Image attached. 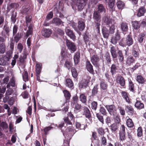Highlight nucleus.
Wrapping results in <instances>:
<instances>
[{
	"label": "nucleus",
	"mask_w": 146,
	"mask_h": 146,
	"mask_svg": "<svg viewBox=\"0 0 146 146\" xmlns=\"http://www.w3.org/2000/svg\"><path fill=\"white\" fill-rule=\"evenodd\" d=\"M19 6V5L17 3H9L7 6V12H9L13 8H17Z\"/></svg>",
	"instance_id": "nucleus-18"
},
{
	"label": "nucleus",
	"mask_w": 146,
	"mask_h": 146,
	"mask_svg": "<svg viewBox=\"0 0 146 146\" xmlns=\"http://www.w3.org/2000/svg\"><path fill=\"white\" fill-rule=\"evenodd\" d=\"M71 72L74 78H76L78 75L76 69L74 68H72Z\"/></svg>",
	"instance_id": "nucleus-51"
},
{
	"label": "nucleus",
	"mask_w": 146,
	"mask_h": 146,
	"mask_svg": "<svg viewBox=\"0 0 146 146\" xmlns=\"http://www.w3.org/2000/svg\"><path fill=\"white\" fill-rule=\"evenodd\" d=\"M65 32L67 35L73 40L76 39V37L73 31L71 30L68 27H66L65 29Z\"/></svg>",
	"instance_id": "nucleus-6"
},
{
	"label": "nucleus",
	"mask_w": 146,
	"mask_h": 146,
	"mask_svg": "<svg viewBox=\"0 0 146 146\" xmlns=\"http://www.w3.org/2000/svg\"><path fill=\"white\" fill-rule=\"evenodd\" d=\"M120 39V36L119 33L118 31H117L116 34L115 36L113 37L111 39V42L112 43L115 44Z\"/></svg>",
	"instance_id": "nucleus-9"
},
{
	"label": "nucleus",
	"mask_w": 146,
	"mask_h": 146,
	"mask_svg": "<svg viewBox=\"0 0 146 146\" xmlns=\"http://www.w3.org/2000/svg\"><path fill=\"white\" fill-rule=\"evenodd\" d=\"M145 37V34L144 33H141L139 36V38H138V41L140 43L143 42V40Z\"/></svg>",
	"instance_id": "nucleus-49"
},
{
	"label": "nucleus",
	"mask_w": 146,
	"mask_h": 146,
	"mask_svg": "<svg viewBox=\"0 0 146 146\" xmlns=\"http://www.w3.org/2000/svg\"><path fill=\"white\" fill-rule=\"evenodd\" d=\"M86 66L88 70L90 72H92L93 71L92 66L90 62L87 61L86 62Z\"/></svg>",
	"instance_id": "nucleus-28"
},
{
	"label": "nucleus",
	"mask_w": 146,
	"mask_h": 146,
	"mask_svg": "<svg viewBox=\"0 0 146 146\" xmlns=\"http://www.w3.org/2000/svg\"><path fill=\"white\" fill-rule=\"evenodd\" d=\"M103 21L107 25L110 26V25H112L114 23L113 20L111 19L108 15L106 14L104 16L102 19Z\"/></svg>",
	"instance_id": "nucleus-5"
},
{
	"label": "nucleus",
	"mask_w": 146,
	"mask_h": 146,
	"mask_svg": "<svg viewBox=\"0 0 146 146\" xmlns=\"http://www.w3.org/2000/svg\"><path fill=\"white\" fill-rule=\"evenodd\" d=\"M101 88L103 90H106L108 88V85L106 82L104 80L101 81L100 84Z\"/></svg>",
	"instance_id": "nucleus-22"
},
{
	"label": "nucleus",
	"mask_w": 146,
	"mask_h": 146,
	"mask_svg": "<svg viewBox=\"0 0 146 146\" xmlns=\"http://www.w3.org/2000/svg\"><path fill=\"white\" fill-rule=\"evenodd\" d=\"M66 45L68 49L71 52H73L76 51V47L74 43L73 42L68 39H66Z\"/></svg>",
	"instance_id": "nucleus-2"
},
{
	"label": "nucleus",
	"mask_w": 146,
	"mask_h": 146,
	"mask_svg": "<svg viewBox=\"0 0 146 146\" xmlns=\"http://www.w3.org/2000/svg\"><path fill=\"white\" fill-rule=\"evenodd\" d=\"M76 128L80 130L84 129L85 130L86 127V125H81L80 123L76 122Z\"/></svg>",
	"instance_id": "nucleus-27"
},
{
	"label": "nucleus",
	"mask_w": 146,
	"mask_h": 146,
	"mask_svg": "<svg viewBox=\"0 0 146 146\" xmlns=\"http://www.w3.org/2000/svg\"><path fill=\"white\" fill-rule=\"evenodd\" d=\"M28 27V29L27 30L26 33V36L27 37H29L30 35H32L33 33V27Z\"/></svg>",
	"instance_id": "nucleus-45"
},
{
	"label": "nucleus",
	"mask_w": 146,
	"mask_h": 146,
	"mask_svg": "<svg viewBox=\"0 0 146 146\" xmlns=\"http://www.w3.org/2000/svg\"><path fill=\"white\" fill-rule=\"evenodd\" d=\"M146 12V9L144 7H141L137 11V15L138 17L143 16Z\"/></svg>",
	"instance_id": "nucleus-16"
},
{
	"label": "nucleus",
	"mask_w": 146,
	"mask_h": 146,
	"mask_svg": "<svg viewBox=\"0 0 146 146\" xmlns=\"http://www.w3.org/2000/svg\"><path fill=\"white\" fill-rule=\"evenodd\" d=\"M17 14L16 13L13 12L12 16L11 17V21L13 23H14L16 21V17Z\"/></svg>",
	"instance_id": "nucleus-41"
},
{
	"label": "nucleus",
	"mask_w": 146,
	"mask_h": 146,
	"mask_svg": "<svg viewBox=\"0 0 146 146\" xmlns=\"http://www.w3.org/2000/svg\"><path fill=\"white\" fill-rule=\"evenodd\" d=\"M63 93L64 96L67 100H68L70 99L71 95L69 92L66 90H64L63 91Z\"/></svg>",
	"instance_id": "nucleus-40"
},
{
	"label": "nucleus",
	"mask_w": 146,
	"mask_h": 146,
	"mask_svg": "<svg viewBox=\"0 0 146 146\" xmlns=\"http://www.w3.org/2000/svg\"><path fill=\"white\" fill-rule=\"evenodd\" d=\"M5 52V47L3 44L0 45V52L1 54H3Z\"/></svg>",
	"instance_id": "nucleus-50"
},
{
	"label": "nucleus",
	"mask_w": 146,
	"mask_h": 146,
	"mask_svg": "<svg viewBox=\"0 0 146 146\" xmlns=\"http://www.w3.org/2000/svg\"><path fill=\"white\" fill-rule=\"evenodd\" d=\"M114 116V121L115 122V123H118L119 124V123L120 122V120L118 116V115L117 113H116V115H113Z\"/></svg>",
	"instance_id": "nucleus-53"
},
{
	"label": "nucleus",
	"mask_w": 146,
	"mask_h": 146,
	"mask_svg": "<svg viewBox=\"0 0 146 146\" xmlns=\"http://www.w3.org/2000/svg\"><path fill=\"white\" fill-rule=\"evenodd\" d=\"M102 32L104 38H108L109 36L110 33L108 30L107 29L105 28L102 30Z\"/></svg>",
	"instance_id": "nucleus-29"
},
{
	"label": "nucleus",
	"mask_w": 146,
	"mask_h": 146,
	"mask_svg": "<svg viewBox=\"0 0 146 146\" xmlns=\"http://www.w3.org/2000/svg\"><path fill=\"white\" fill-rule=\"evenodd\" d=\"M117 70L116 65L114 64H112L110 72L112 75L116 73Z\"/></svg>",
	"instance_id": "nucleus-38"
},
{
	"label": "nucleus",
	"mask_w": 146,
	"mask_h": 146,
	"mask_svg": "<svg viewBox=\"0 0 146 146\" xmlns=\"http://www.w3.org/2000/svg\"><path fill=\"white\" fill-rule=\"evenodd\" d=\"M15 36L14 37L15 41L16 43H17L21 38L20 36L18 33L15 35Z\"/></svg>",
	"instance_id": "nucleus-57"
},
{
	"label": "nucleus",
	"mask_w": 146,
	"mask_h": 146,
	"mask_svg": "<svg viewBox=\"0 0 146 146\" xmlns=\"http://www.w3.org/2000/svg\"><path fill=\"white\" fill-rule=\"evenodd\" d=\"M85 20L82 19H80L78 23V28L80 31H83L85 27Z\"/></svg>",
	"instance_id": "nucleus-7"
},
{
	"label": "nucleus",
	"mask_w": 146,
	"mask_h": 146,
	"mask_svg": "<svg viewBox=\"0 0 146 146\" xmlns=\"http://www.w3.org/2000/svg\"><path fill=\"white\" fill-rule=\"evenodd\" d=\"M17 48L20 53H21L23 49V46L21 43H18L17 45Z\"/></svg>",
	"instance_id": "nucleus-61"
},
{
	"label": "nucleus",
	"mask_w": 146,
	"mask_h": 146,
	"mask_svg": "<svg viewBox=\"0 0 146 146\" xmlns=\"http://www.w3.org/2000/svg\"><path fill=\"white\" fill-rule=\"evenodd\" d=\"M79 99L80 101L84 104L87 101L86 97L84 94H82L80 95Z\"/></svg>",
	"instance_id": "nucleus-30"
},
{
	"label": "nucleus",
	"mask_w": 146,
	"mask_h": 146,
	"mask_svg": "<svg viewBox=\"0 0 146 146\" xmlns=\"http://www.w3.org/2000/svg\"><path fill=\"white\" fill-rule=\"evenodd\" d=\"M110 52L111 56L113 58H115L117 57V54L115 48L113 46L110 47Z\"/></svg>",
	"instance_id": "nucleus-21"
},
{
	"label": "nucleus",
	"mask_w": 146,
	"mask_h": 146,
	"mask_svg": "<svg viewBox=\"0 0 146 146\" xmlns=\"http://www.w3.org/2000/svg\"><path fill=\"white\" fill-rule=\"evenodd\" d=\"M91 60L93 65L96 66H98V62L99 60V58L98 56L93 55L91 58Z\"/></svg>",
	"instance_id": "nucleus-14"
},
{
	"label": "nucleus",
	"mask_w": 146,
	"mask_h": 146,
	"mask_svg": "<svg viewBox=\"0 0 146 146\" xmlns=\"http://www.w3.org/2000/svg\"><path fill=\"white\" fill-rule=\"evenodd\" d=\"M18 27L16 25H15L13 28V36H15L17 33Z\"/></svg>",
	"instance_id": "nucleus-56"
},
{
	"label": "nucleus",
	"mask_w": 146,
	"mask_h": 146,
	"mask_svg": "<svg viewBox=\"0 0 146 146\" xmlns=\"http://www.w3.org/2000/svg\"><path fill=\"white\" fill-rule=\"evenodd\" d=\"M42 35L46 37H48L51 33L50 30L44 29L42 31Z\"/></svg>",
	"instance_id": "nucleus-15"
},
{
	"label": "nucleus",
	"mask_w": 146,
	"mask_h": 146,
	"mask_svg": "<svg viewBox=\"0 0 146 146\" xmlns=\"http://www.w3.org/2000/svg\"><path fill=\"white\" fill-rule=\"evenodd\" d=\"M63 23L60 18L57 17L53 18L52 21V23L57 26H59L62 24L64 26Z\"/></svg>",
	"instance_id": "nucleus-10"
},
{
	"label": "nucleus",
	"mask_w": 146,
	"mask_h": 146,
	"mask_svg": "<svg viewBox=\"0 0 146 146\" xmlns=\"http://www.w3.org/2000/svg\"><path fill=\"white\" fill-rule=\"evenodd\" d=\"M117 82L120 84V85L124 86L125 85V80L123 77L121 76H119L117 77Z\"/></svg>",
	"instance_id": "nucleus-12"
},
{
	"label": "nucleus",
	"mask_w": 146,
	"mask_h": 146,
	"mask_svg": "<svg viewBox=\"0 0 146 146\" xmlns=\"http://www.w3.org/2000/svg\"><path fill=\"white\" fill-rule=\"evenodd\" d=\"M84 114L86 117L88 118L91 117V114L89 110L87 107H84Z\"/></svg>",
	"instance_id": "nucleus-32"
},
{
	"label": "nucleus",
	"mask_w": 146,
	"mask_h": 146,
	"mask_svg": "<svg viewBox=\"0 0 146 146\" xmlns=\"http://www.w3.org/2000/svg\"><path fill=\"white\" fill-rule=\"evenodd\" d=\"M119 126V124L118 123H113L111 125V130L113 131H115L118 129Z\"/></svg>",
	"instance_id": "nucleus-35"
},
{
	"label": "nucleus",
	"mask_w": 146,
	"mask_h": 146,
	"mask_svg": "<svg viewBox=\"0 0 146 146\" xmlns=\"http://www.w3.org/2000/svg\"><path fill=\"white\" fill-rule=\"evenodd\" d=\"M23 12L24 13H27L29 11L30 9L29 7L27 6L23 7Z\"/></svg>",
	"instance_id": "nucleus-63"
},
{
	"label": "nucleus",
	"mask_w": 146,
	"mask_h": 146,
	"mask_svg": "<svg viewBox=\"0 0 146 146\" xmlns=\"http://www.w3.org/2000/svg\"><path fill=\"white\" fill-rule=\"evenodd\" d=\"M88 82L86 80H84L80 82L79 84V87L81 88H86L87 86Z\"/></svg>",
	"instance_id": "nucleus-31"
},
{
	"label": "nucleus",
	"mask_w": 146,
	"mask_h": 146,
	"mask_svg": "<svg viewBox=\"0 0 146 146\" xmlns=\"http://www.w3.org/2000/svg\"><path fill=\"white\" fill-rule=\"evenodd\" d=\"M8 59L6 57L3 56L0 58V65L3 66H4L7 64V62L9 61L8 60Z\"/></svg>",
	"instance_id": "nucleus-24"
},
{
	"label": "nucleus",
	"mask_w": 146,
	"mask_h": 146,
	"mask_svg": "<svg viewBox=\"0 0 146 146\" xmlns=\"http://www.w3.org/2000/svg\"><path fill=\"white\" fill-rule=\"evenodd\" d=\"M135 60L133 57L131 56H129L126 58V64L130 66L133 63L135 62Z\"/></svg>",
	"instance_id": "nucleus-13"
},
{
	"label": "nucleus",
	"mask_w": 146,
	"mask_h": 146,
	"mask_svg": "<svg viewBox=\"0 0 146 146\" xmlns=\"http://www.w3.org/2000/svg\"><path fill=\"white\" fill-rule=\"evenodd\" d=\"M114 0H109L108 3L109 7L112 10H113Z\"/></svg>",
	"instance_id": "nucleus-48"
},
{
	"label": "nucleus",
	"mask_w": 146,
	"mask_h": 146,
	"mask_svg": "<svg viewBox=\"0 0 146 146\" xmlns=\"http://www.w3.org/2000/svg\"><path fill=\"white\" fill-rule=\"evenodd\" d=\"M80 54L79 52H77L76 53L74 56V61L75 64H77L79 61Z\"/></svg>",
	"instance_id": "nucleus-26"
},
{
	"label": "nucleus",
	"mask_w": 146,
	"mask_h": 146,
	"mask_svg": "<svg viewBox=\"0 0 146 146\" xmlns=\"http://www.w3.org/2000/svg\"><path fill=\"white\" fill-rule=\"evenodd\" d=\"M32 17L31 15H28L25 17V23L27 27H33V25L32 20Z\"/></svg>",
	"instance_id": "nucleus-8"
},
{
	"label": "nucleus",
	"mask_w": 146,
	"mask_h": 146,
	"mask_svg": "<svg viewBox=\"0 0 146 146\" xmlns=\"http://www.w3.org/2000/svg\"><path fill=\"white\" fill-rule=\"evenodd\" d=\"M122 95L123 97L125 99L126 101L127 102H128V101H129V99L127 96V93L125 92H122Z\"/></svg>",
	"instance_id": "nucleus-64"
},
{
	"label": "nucleus",
	"mask_w": 146,
	"mask_h": 146,
	"mask_svg": "<svg viewBox=\"0 0 146 146\" xmlns=\"http://www.w3.org/2000/svg\"><path fill=\"white\" fill-rule=\"evenodd\" d=\"M23 77L24 81L26 82L29 80L28 73L27 71H25L23 74Z\"/></svg>",
	"instance_id": "nucleus-46"
},
{
	"label": "nucleus",
	"mask_w": 146,
	"mask_h": 146,
	"mask_svg": "<svg viewBox=\"0 0 146 146\" xmlns=\"http://www.w3.org/2000/svg\"><path fill=\"white\" fill-rule=\"evenodd\" d=\"M67 130H68L69 132L72 135L76 132L75 130L74 129V128L72 127H68L67 129Z\"/></svg>",
	"instance_id": "nucleus-52"
},
{
	"label": "nucleus",
	"mask_w": 146,
	"mask_h": 146,
	"mask_svg": "<svg viewBox=\"0 0 146 146\" xmlns=\"http://www.w3.org/2000/svg\"><path fill=\"white\" fill-rule=\"evenodd\" d=\"M136 80L139 83L141 84H143L145 82L144 78L140 75L137 76Z\"/></svg>",
	"instance_id": "nucleus-33"
},
{
	"label": "nucleus",
	"mask_w": 146,
	"mask_h": 146,
	"mask_svg": "<svg viewBox=\"0 0 146 146\" xmlns=\"http://www.w3.org/2000/svg\"><path fill=\"white\" fill-rule=\"evenodd\" d=\"M72 66V64L71 62L67 61L65 62V66L67 68L68 70Z\"/></svg>",
	"instance_id": "nucleus-58"
},
{
	"label": "nucleus",
	"mask_w": 146,
	"mask_h": 146,
	"mask_svg": "<svg viewBox=\"0 0 146 146\" xmlns=\"http://www.w3.org/2000/svg\"><path fill=\"white\" fill-rule=\"evenodd\" d=\"M87 0H77L76 6L79 10H82L87 3Z\"/></svg>",
	"instance_id": "nucleus-3"
},
{
	"label": "nucleus",
	"mask_w": 146,
	"mask_h": 146,
	"mask_svg": "<svg viewBox=\"0 0 146 146\" xmlns=\"http://www.w3.org/2000/svg\"><path fill=\"white\" fill-rule=\"evenodd\" d=\"M98 10L97 11H98V13H106V10L104 6L102 4H100L98 6Z\"/></svg>",
	"instance_id": "nucleus-25"
},
{
	"label": "nucleus",
	"mask_w": 146,
	"mask_h": 146,
	"mask_svg": "<svg viewBox=\"0 0 146 146\" xmlns=\"http://www.w3.org/2000/svg\"><path fill=\"white\" fill-rule=\"evenodd\" d=\"M126 123L127 126L129 127H132L133 126V123L132 120L129 118L127 119L126 121Z\"/></svg>",
	"instance_id": "nucleus-44"
},
{
	"label": "nucleus",
	"mask_w": 146,
	"mask_h": 146,
	"mask_svg": "<svg viewBox=\"0 0 146 146\" xmlns=\"http://www.w3.org/2000/svg\"><path fill=\"white\" fill-rule=\"evenodd\" d=\"M121 28L122 30L124 32L127 31L128 26L127 24L125 23H122L121 24Z\"/></svg>",
	"instance_id": "nucleus-36"
},
{
	"label": "nucleus",
	"mask_w": 146,
	"mask_h": 146,
	"mask_svg": "<svg viewBox=\"0 0 146 146\" xmlns=\"http://www.w3.org/2000/svg\"><path fill=\"white\" fill-rule=\"evenodd\" d=\"M117 57L119 61L121 62L123 61L124 57L122 51L120 50H117Z\"/></svg>",
	"instance_id": "nucleus-19"
},
{
	"label": "nucleus",
	"mask_w": 146,
	"mask_h": 146,
	"mask_svg": "<svg viewBox=\"0 0 146 146\" xmlns=\"http://www.w3.org/2000/svg\"><path fill=\"white\" fill-rule=\"evenodd\" d=\"M93 18L96 24V26L98 30L100 29V25L101 17L100 14L98 11H94L93 14Z\"/></svg>",
	"instance_id": "nucleus-1"
},
{
	"label": "nucleus",
	"mask_w": 146,
	"mask_h": 146,
	"mask_svg": "<svg viewBox=\"0 0 146 146\" xmlns=\"http://www.w3.org/2000/svg\"><path fill=\"white\" fill-rule=\"evenodd\" d=\"M98 85H95L92 90V96L95 95L98 92Z\"/></svg>",
	"instance_id": "nucleus-37"
},
{
	"label": "nucleus",
	"mask_w": 146,
	"mask_h": 146,
	"mask_svg": "<svg viewBox=\"0 0 146 146\" xmlns=\"http://www.w3.org/2000/svg\"><path fill=\"white\" fill-rule=\"evenodd\" d=\"M64 121L65 123L67 125H72V123L71 122V119L70 120L68 117H66L64 119Z\"/></svg>",
	"instance_id": "nucleus-60"
},
{
	"label": "nucleus",
	"mask_w": 146,
	"mask_h": 146,
	"mask_svg": "<svg viewBox=\"0 0 146 146\" xmlns=\"http://www.w3.org/2000/svg\"><path fill=\"white\" fill-rule=\"evenodd\" d=\"M78 101V97L77 96V95H76L74 96L71 100L72 104H73L74 105L75 104L77 103Z\"/></svg>",
	"instance_id": "nucleus-43"
},
{
	"label": "nucleus",
	"mask_w": 146,
	"mask_h": 146,
	"mask_svg": "<svg viewBox=\"0 0 146 146\" xmlns=\"http://www.w3.org/2000/svg\"><path fill=\"white\" fill-rule=\"evenodd\" d=\"M66 85L69 88H73V83L72 80L69 78L67 79L66 80Z\"/></svg>",
	"instance_id": "nucleus-23"
},
{
	"label": "nucleus",
	"mask_w": 146,
	"mask_h": 146,
	"mask_svg": "<svg viewBox=\"0 0 146 146\" xmlns=\"http://www.w3.org/2000/svg\"><path fill=\"white\" fill-rule=\"evenodd\" d=\"M42 64H41L36 63V74H39L41 72Z\"/></svg>",
	"instance_id": "nucleus-34"
},
{
	"label": "nucleus",
	"mask_w": 146,
	"mask_h": 146,
	"mask_svg": "<svg viewBox=\"0 0 146 146\" xmlns=\"http://www.w3.org/2000/svg\"><path fill=\"white\" fill-rule=\"evenodd\" d=\"M132 25L135 29H137L140 27L139 23L137 21H134L132 22Z\"/></svg>",
	"instance_id": "nucleus-42"
},
{
	"label": "nucleus",
	"mask_w": 146,
	"mask_h": 146,
	"mask_svg": "<svg viewBox=\"0 0 146 146\" xmlns=\"http://www.w3.org/2000/svg\"><path fill=\"white\" fill-rule=\"evenodd\" d=\"M8 127V125L5 121H2L0 123V128L1 127L3 129H7Z\"/></svg>",
	"instance_id": "nucleus-47"
},
{
	"label": "nucleus",
	"mask_w": 146,
	"mask_h": 146,
	"mask_svg": "<svg viewBox=\"0 0 146 146\" xmlns=\"http://www.w3.org/2000/svg\"><path fill=\"white\" fill-rule=\"evenodd\" d=\"M106 108L111 115H116L117 113V108L113 105L106 106Z\"/></svg>",
	"instance_id": "nucleus-4"
},
{
	"label": "nucleus",
	"mask_w": 146,
	"mask_h": 146,
	"mask_svg": "<svg viewBox=\"0 0 146 146\" xmlns=\"http://www.w3.org/2000/svg\"><path fill=\"white\" fill-rule=\"evenodd\" d=\"M98 104L97 102L95 101H94L91 103V108H92L96 110L97 108Z\"/></svg>",
	"instance_id": "nucleus-55"
},
{
	"label": "nucleus",
	"mask_w": 146,
	"mask_h": 146,
	"mask_svg": "<svg viewBox=\"0 0 146 146\" xmlns=\"http://www.w3.org/2000/svg\"><path fill=\"white\" fill-rule=\"evenodd\" d=\"M120 139L121 141H124L126 139L125 133H119Z\"/></svg>",
	"instance_id": "nucleus-54"
},
{
	"label": "nucleus",
	"mask_w": 146,
	"mask_h": 146,
	"mask_svg": "<svg viewBox=\"0 0 146 146\" xmlns=\"http://www.w3.org/2000/svg\"><path fill=\"white\" fill-rule=\"evenodd\" d=\"M15 45V41L12 39L10 40V48L12 50H13Z\"/></svg>",
	"instance_id": "nucleus-59"
},
{
	"label": "nucleus",
	"mask_w": 146,
	"mask_h": 146,
	"mask_svg": "<svg viewBox=\"0 0 146 146\" xmlns=\"http://www.w3.org/2000/svg\"><path fill=\"white\" fill-rule=\"evenodd\" d=\"M117 5L119 9H122L124 6V3L121 1H119L117 2Z\"/></svg>",
	"instance_id": "nucleus-39"
},
{
	"label": "nucleus",
	"mask_w": 146,
	"mask_h": 146,
	"mask_svg": "<svg viewBox=\"0 0 146 146\" xmlns=\"http://www.w3.org/2000/svg\"><path fill=\"white\" fill-rule=\"evenodd\" d=\"M126 44L128 46L132 45L133 44V40L131 35H127L126 38Z\"/></svg>",
	"instance_id": "nucleus-17"
},
{
	"label": "nucleus",
	"mask_w": 146,
	"mask_h": 146,
	"mask_svg": "<svg viewBox=\"0 0 146 146\" xmlns=\"http://www.w3.org/2000/svg\"><path fill=\"white\" fill-rule=\"evenodd\" d=\"M3 29L5 33V34L3 35V37L5 38H7L9 39V36L10 35V32L11 30L10 29L9 27L6 25H4Z\"/></svg>",
	"instance_id": "nucleus-11"
},
{
	"label": "nucleus",
	"mask_w": 146,
	"mask_h": 146,
	"mask_svg": "<svg viewBox=\"0 0 146 146\" xmlns=\"http://www.w3.org/2000/svg\"><path fill=\"white\" fill-rule=\"evenodd\" d=\"M142 135V130L141 127H139L137 129V136L141 137Z\"/></svg>",
	"instance_id": "nucleus-62"
},
{
	"label": "nucleus",
	"mask_w": 146,
	"mask_h": 146,
	"mask_svg": "<svg viewBox=\"0 0 146 146\" xmlns=\"http://www.w3.org/2000/svg\"><path fill=\"white\" fill-rule=\"evenodd\" d=\"M135 107L138 109H140L144 107L143 104L140 101L137 100L135 104Z\"/></svg>",
	"instance_id": "nucleus-20"
}]
</instances>
